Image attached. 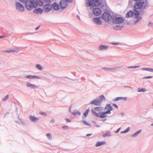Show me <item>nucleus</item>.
<instances>
[{
  "instance_id": "obj_45",
  "label": "nucleus",
  "mask_w": 153,
  "mask_h": 153,
  "mask_svg": "<svg viewBox=\"0 0 153 153\" xmlns=\"http://www.w3.org/2000/svg\"><path fill=\"white\" fill-rule=\"evenodd\" d=\"M65 0L68 2H71L72 1V0Z\"/></svg>"
},
{
  "instance_id": "obj_47",
  "label": "nucleus",
  "mask_w": 153,
  "mask_h": 153,
  "mask_svg": "<svg viewBox=\"0 0 153 153\" xmlns=\"http://www.w3.org/2000/svg\"><path fill=\"white\" fill-rule=\"evenodd\" d=\"M72 114L75 116H76L77 113H73Z\"/></svg>"
},
{
  "instance_id": "obj_46",
  "label": "nucleus",
  "mask_w": 153,
  "mask_h": 153,
  "mask_svg": "<svg viewBox=\"0 0 153 153\" xmlns=\"http://www.w3.org/2000/svg\"><path fill=\"white\" fill-rule=\"evenodd\" d=\"M91 135H92V134H87L86 135V136H91Z\"/></svg>"
},
{
  "instance_id": "obj_24",
  "label": "nucleus",
  "mask_w": 153,
  "mask_h": 153,
  "mask_svg": "<svg viewBox=\"0 0 153 153\" xmlns=\"http://www.w3.org/2000/svg\"><path fill=\"white\" fill-rule=\"evenodd\" d=\"M143 70H145L153 72V68H143L142 69Z\"/></svg>"
},
{
  "instance_id": "obj_7",
  "label": "nucleus",
  "mask_w": 153,
  "mask_h": 153,
  "mask_svg": "<svg viewBox=\"0 0 153 153\" xmlns=\"http://www.w3.org/2000/svg\"><path fill=\"white\" fill-rule=\"evenodd\" d=\"M101 10L99 8H94L93 10L94 14L96 16H98L101 13Z\"/></svg>"
},
{
  "instance_id": "obj_17",
  "label": "nucleus",
  "mask_w": 153,
  "mask_h": 153,
  "mask_svg": "<svg viewBox=\"0 0 153 153\" xmlns=\"http://www.w3.org/2000/svg\"><path fill=\"white\" fill-rule=\"evenodd\" d=\"M53 8L55 10H58L59 9V6L56 3H54L52 4Z\"/></svg>"
},
{
  "instance_id": "obj_52",
  "label": "nucleus",
  "mask_w": 153,
  "mask_h": 153,
  "mask_svg": "<svg viewBox=\"0 0 153 153\" xmlns=\"http://www.w3.org/2000/svg\"><path fill=\"white\" fill-rule=\"evenodd\" d=\"M118 44V43H112V44H115V45Z\"/></svg>"
},
{
  "instance_id": "obj_49",
  "label": "nucleus",
  "mask_w": 153,
  "mask_h": 153,
  "mask_svg": "<svg viewBox=\"0 0 153 153\" xmlns=\"http://www.w3.org/2000/svg\"><path fill=\"white\" fill-rule=\"evenodd\" d=\"M142 19L141 17H139V19H137V20L136 21V22H137L138 20L139 19L140 20L141 19Z\"/></svg>"
},
{
  "instance_id": "obj_30",
  "label": "nucleus",
  "mask_w": 153,
  "mask_h": 153,
  "mask_svg": "<svg viewBox=\"0 0 153 153\" xmlns=\"http://www.w3.org/2000/svg\"><path fill=\"white\" fill-rule=\"evenodd\" d=\"M89 110L88 109L86 110V111L83 114V115L85 116V117H86L87 115H88Z\"/></svg>"
},
{
  "instance_id": "obj_36",
  "label": "nucleus",
  "mask_w": 153,
  "mask_h": 153,
  "mask_svg": "<svg viewBox=\"0 0 153 153\" xmlns=\"http://www.w3.org/2000/svg\"><path fill=\"white\" fill-rule=\"evenodd\" d=\"M40 114L44 116H46L47 115L46 113L45 112H41L40 113Z\"/></svg>"
},
{
  "instance_id": "obj_42",
  "label": "nucleus",
  "mask_w": 153,
  "mask_h": 153,
  "mask_svg": "<svg viewBox=\"0 0 153 153\" xmlns=\"http://www.w3.org/2000/svg\"><path fill=\"white\" fill-rule=\"evenodd\" d=\"M22 2H26L27 1V0H20Z\"/></svg>"
},
{
  "instance_id": "obj_11",
  "label": "nucleus",
  "mask_w": 153,
  "mask_h": 153,
  "mask_svg": "<svg viewBox=\"0 0 153 153\" xmlns=\"http://www.w3.org/2000/svg\"><path fill=\"white\" fill-rule=\"evenodd\" d=\"M105 109L106 110V112H107L108 114L111 113V111L113 109V108L111 105L109 104L107 105L105 107Z\"/></svg>"
},
{
  "instance_id": "obj_22",
  "label": "nucleus",
  "mask_w": 153,
  "mask_h": 153,
  "mask_svg": "<svg viewBox=\"0 0 153 153\" xmlns=\"http://www.w3.org/2000/svg\"><path fill=\"white\" fill-rule=\"evenodd\" d=\"M26 77L28 79H34V78H39V77L34 75H28L26 76Z\"/></svg>"
},
{
  "instance_id": "obj_12",
  "label": "nucleus",
  "mask_w": 153,
  "mask_h": 153,
  "mask_svg": "<svg viewBox=\"0 0 153 153\" xmlns=\"http://www.w3.org/2000/svg\"><path fill=\"white\" fill-rule=\"evenodd\" d=\"M52 8L51 6L49 4H47L44 5L43 7L44 10L46 12H48Z\"/></svg>"
},
{
  "instance_id": "obj_1",
  "label": "nucleus",
  "mask_w": 153,
  "mask_h": 153,
  "mask_svg": "<svg viewBox=\"0 0 153 153\" xmlns=\"http://www.w3.org/2000/svg\"><path fill=\"white\" fill-rule=\"evenodd\" d=\"M147 5V2L146 0H142L140 2H136L134 6V15L136 18H137L139 15L137 10L143 9Z\"/></svg>"
},
{
  "instance_id": "obj_23",
  "label": "nucleus",
  "mask_w": 153,
  "mask_h": 153,
  "mask_svg": "<svg viewBox=\"0 0 153 153\" xmlns=\"http://www.w3.org/2000/svg\"><path fill=\"white\" fill-rule=\"evenodd\" d=\"M92 110H94L95 111H102V107H95L94 108V109Z\"/></svg>"
},
{
  "instance_id": "obj_32",
  "label": "nucleus",
  "mask_w": 153,
  "mask_h": 153,
  "mask_svg": "<svg viewBox=\"0 0 153 153\" xmlns=\"http://www.w3.org/2000/svg\"><path fill=\"white\" fill-rule=\"evenodd\" d=\"M141 130H140L138 131L137 132L134 134L133 135H132V136L133 137H135L138 134H139Z\"/></svg>"
},
{
  "instance_id": "obj_51",
  "label": "nucleus",
  "mask_w": 153,
  "mask_h": 153,
  "mask_svg": "<svg viewBox=\"0 0 153 153\" xmlns=\"http://www.w3.org/2000/svg\"><path fill=\"white\" fill-rule=\"evenodd\" d=\"M54 122V120H52L51 121V122L52 123H53Z\"/></svg>"
},
{
  "instance_id": "obj_18",
  "label": "nucleus",
  "mask_w": 153,
  "mask_h": 153,
  "mask_svg": "<svg viewBox=\"0 0 153 153\" xmlns=\"http://www.w3.org/2000/svg\"><path fill=\"white\" fill-rule=\"evenodd\" d=\"M30 120L32 121L35 122L36 121H38L39 118L37 117H36L33 116H30Z\"/></svg>"
},
{
  "instance_id": "obj_3",
  "label": "nucleus",
  "mask_w": 153,
  "mask_h": 153,
  "mask_svg": "<svg viewBox=\"0 0 153 153\" xmlns=\"http://www.w3.org/2000/svg\"><path fill=\"white\" fill-rule=\"evenodd\" d=\"M93 114L97 117H99L100 118H103L107 117V112L106 111L100 112L98 113L94 110H92Z\"/></svg>"
},
{
  "instance_id": "obj_5",
  "label": "nucleus",
  "mask_w": 153,
  "mask_h": 153,
  "mask_svg": "<svg viewBox=\"0 0 153 153\" xmlns=\"http://www.w3.org/2000/svg\"><path fill=\"white\" fill-rule=\"evenodd\" d=\"M113 21L114 23L115 24H120L123 22L124 20L122 17H118L113 18Z\"/></svg>"
},
{
  "instance_id": "obj_14",
  "label": "nucleus",
  "mask_w": 153,
  "mask_h": 153,
  "mask_svg": "<svg viewBox=\"0 0 153 153\" xmlns=\"http://www.w3.org/2000/svg\"><path fill=\"white\" fill-rule=\"evenodd\" d=\"M134 15V10H133V11L132 12L131 10L128 12L126 16V17L128 18L131 17Z\"/></svg>"
},
{
  "instance_id": "obj_2",
  "label": "nucleus",
  "mask_w": 153,
  "mask_h": 153,
  "mask_svg": "<svg viewBox=\"0 0 153 153\" xmlns=\"http://www.w3.org/2000/svg\"><path fill=\"white\" fill-rule=\"evenodd\" d=\"M36 4L35 1L27 0L25 2V7L28 10H30L36 7Z\"/></svg>"
},
{
  "instance_id": "obj_35",
  "label": "nucleus",
  "mask_w": 153,
  "mask_h": 153,
  "mask_svg": "<svg viewBox=\"0 0 153 153\" xmlns=\"http://www.w3.org/2000/svg\"><path fill=\"white\" fill-rule=\"evenodd\" d=\"M15 51L14 50H9L8 51H5V52L6 53H10V52H14Z\"/></svg>"
},
{
  "instance_id": "obj_9",
  "label": "nucleus",
  "mask_w": 153,
  "mask_h": 153,
  "mask_svg": "<svg viewBox=\"0 0 153 153\" xmlns=\"http://www.w3.org/2000/svg\"><path fill=\"white\" fill-rule=\"evenodd\" d=\"M91 104H94L97 106H100L101 103V101L100 100H94L90 103Z\"/></svg>"
},
{
  "instance_id": "obj_27",
  "label": "nucleus",
  "mask_w": 153,
  "mask_h": 153,
  "mask_svg": "<svg viewBox=\"0 0 153 153\" xmlns=\"http://www.w3.org/2000/svg\"><path fill=\"white\" fill-rule=\"evenodd\" d=\"M108 46L106 45H101L99 48V50H102L104 49H107L108 48Z\"/></svg>"
},
{
  "instance_id": "obj_37",
  "label": "nucleus",
  "mask_w": 153,
  "mask_h": 153,
  "mask_svg": "<svg viewBox=\"0 0 153 153\" xmlns=\"http://www.w3.org/2000/svg\"><path fill=\"white\" fill-rule=\"evenodd\" d=\"M130 129V128L129 127L126 130L124 131L123 132V133H126L128 132Z\"/></svg>"
},
{
  "instance_id": "obj_20",
  "label": "nucleus",
  "mask_w": 153,
  "mask_h": 153,
  "mask_svg": "<svg viewBox=\"0 0 153 153\" xmlns=\"http://www.w3.org/2000/svg\"><path fill=\"white\" fill-rule=\"evenodd\" d=\"M127 99V98L126 97H117L114 100V101H117L119 100H126Z\"/></svg>"
},
{
  "instance_id": "obj_15",
  "label": "nucleus",
  "mask_w": 153,
  "mask_h": 153,
  "mask_svg": "<svg viewBox=\"0 0 153 153\" xmlns=\"http://www.w3.org/2000/svg\"><path fill=\"white\" fill-rule=\"evenodd\" d=\"M85 4L86 6L88 7L90 6H93V2L91 0H85Z\"/></svg>"
},
{
  "instance_id": "obj_55",
  "label": "nucleus",
  "mask_w": 153,
  "mask_h": 153,
  "mask_svg": "<svg viewBox=\"0 0 153 153\" xmlns=\"http://www.w3.org/2000/svg\"><path fill=\"white\" fill-rule=\"evenodd\" d=\"M134 0L135 1H141V0Z\"/></svg>"
},
{
  "instance_id": "obj_10",
  "label": "nucleus",
  "mask_w": 153,
  "mask_h": 153,
  "mask_svg": "<svg viewBox=\"0 0 153 153\" xmlns=\"http://www.w3.org/2000/svg\"><path fill=\"white\" fill-rule=\"evenodd\" d=\"M16 6L17 9L21 11H23L25 10L24 6L21 4L19 3H17L16 4Z\"/></svg>"
},
{
  "instance_id": "obj_25",
  "label": "nucleus",
  "mask_w": 153,
  "mask_h": 153,
  "mask_svg": "<svg viewBox=\"0 0 153 153\" xmlns=\"http://www.w3.org/2000/svg\"><path fill=\"white\" fill-rule=\"evenodd\" d=\"M27 87H37V86L36 85H33L31 84L29 82H28L27 84Z\"/></svg>"
},
{
  "instance_id": "obj_31",
  "label": "nucleus",
  "mask_w": 153,
  "mask_h": 153,
  "mask_svg": "<svg viewBox=\"0 0 153 153\" xmlns=\"http://www.w3.org/2000/svg\"><path fill=\"white\" fill-rule=\"evenodd\" d=\"M46 136L49 139L51 140L52 139V136L50 134L48 133L47 134Z\"/></svg>"
},
{
  "instance_id": "obj_54",
  "label": "nucleus",
  "mask_w": 153,
  "mask_h": 153,
  "mask_svg": "<svg viewBox=\"0 0 153 153\" xmlns=\"http://www.w3.org/2000/svg\"><path fill=\"white\" fill-rule=\"evenodd\" d=\"M4 36H0V38H1L3 37H4Z\"/></svg>"
},
{
  "instance_id": "obj_41",
  "label": "nucleus",
  "mask_w": 153,
  "mask_h": 153,
  "mask_svg": "<svg viewBox=\"0 0 153 153\" xmlns=\"http://www.w3.org/2000/svg\"><path fill=\"white\" fill-rule=\"evenodd\" d=\"M113 106L116 108H118V106L115 104H113Z\"/></svg>"
},
{
  "instance_id": "obj_16",
  "label": "nucleus",
  "mask_w": 153,
  "mask_h": 153,
  "mask_svg": "<svg viewBox=\"0 0 153 153\" xmlns=\"http://www.w3.org/2000/svg\"><path fill=\"white\" fill-rule=\"evenodd\" d=\"M43 12V10L42 9L40 8H38L35 9L33 11V12L36 13H42Z\"/></svg>"
},
{
  "instance_id": "obj_38",
  "label": "nucleus",
  "mask_w": 153,
  "mask_h": 153,
  "mask_svg": "<svg viewBox=\"0 0 153 153\" xmlns=\"http://www.w3.org/2000/svg\"><path fill=\"white\" fill-rule=\"evenodd\" d=\"M152 77V76H147L143 78V79H151Z\"/></svg>"
},
{
  "instance_id": "obj_4",
  "label": "nucleus",
  "mask_w": 153,
  "mask_h": 153,
  "mask_svg": "<svg viewBox=\"0 0 153 153\" xmlns=\"http://www.w3.org/2000/svg\"><path fill=\"white\" fill-rule=\"evenodd\" d=\"M102 18L105 21L108 22L111 20L112 17L109 13H105L102 14Z\"/></svg>"
},
{
  "instance_id": "obj_26",
  "label": "nucleus",
  "mask_w": 153,
  "mask_h": 153,
  "mask_svg": "<svg viewBox=\"0 0 153 153\" xmlns=\"http://www.w3.org/2000/svg\"><path fill=\"white\" fill-rule=\"evenodd\" d=\"M111 136V132L109 131L108 132L106 133L103 135V137H107L110 136Z\"/></svg>"
},
{
  "instance_id": "obj_43",
  "label": "nucleus",
  "mask_w": 153,
  "mask_h": 153,
  "mask_svg": "<svg viewBox=\"0 0 153 153\" xmlns=\"http://www.w3.org/2000/svg\"><path fill=\"white\" fill-rule=\"evenodd\" d=\"M66 120L68 122H70L71 121V120L70 119H67V118L66 119Z\"/></svg>"
},
{
  "instance_id": "obj_13",
  "label": "nucleus",
  "mask_w": 153,
  "mask_h": 153,
  "mask_svg": "<svg viewBox=\"0 0 153 153\" xmlns=\"http://www.w3.org/2000/svg\"><path fill=\"white\" fill-rule=\"evenodd\" d=\"M93 6H98L100 5L101 3V0H92Z\"/></svg>"
},
{
  "instance_id": "obj_39",
  "label": "nucleus",
  "mask_w": 153,
  "mask_h": 153,
  "mask_svg": "<svg viewBox=\"0 0 153 153\" xmlns=\"http://www.w3.org/2000/svg\"><path fill=\"white\" fill-rule=\"evenodd\" d=\"M62 128L64 129H68V127L67 126H62Z\"/></svg>"
},
{
  "instance_id": "obj_50",
  "label": "nucleus",
  "mask_w": 153,
  "mask_h": 153,
  "mask_svg": "<svg viewBox=\"0 0 153 153\" xmlns=\"http://www.w3.org/2000/svg\"><path fill=\"white\" fill-rule=\"evenodd\" d=\"M39 26H38V27H37L35 29H36V30H37V29H38L39 28Z\"/></svg>"
},
{
  "instance_id": "obj_21",
  "label": "nucleus",
  "mask_w": 153,
  "mask_h": 153,
  "mask_svg": "<svg viewBox=\"0 0 153 153\" xmlns=\"http://www.w3.org/2000/svg\"><path fill=\"white\" fill-rule=\"evenodd\" d=\"M106 143V142L104 141L102 142H98L96 144V146L97 147L99 146L102 145H105Z\"/></svg>"
},
{
  "instance_id": "obj_40",
  "label": "nucleus",
  "mask_w": 153,
  "mask_h": 153,
  "mask_svg": "<svg viewBox=\"0 0 153 153\" xmlns=\"http://www.w3.org/2000/svg\"><path fill=\"white\" fill-rule=\"evenodd\" d=\"M83 122L86 125H88V123L86 121H83Z\"/></svg>"
},
{
  "instance_id": "obj_34",
  "label": "nucleus",
  "mask_w": 153,
  "mask_h": 153,
  "mask_svg": "<svg viewBox=\"0 0 153 153\" xmlns=\"http://www.w3.org/2000/svg\"><path fill=\"white\" fill-rule=\"evenodd\" d=\"M9 95H6L3 99V100L5 101L7 100L8 98Z\"/></svg>"
},
{
  "instance_id": "obj_6",
  "label": "nucleus",
  "mask_w": 153,
  "mask_h": 153,
  "mask_svg": "<svg viewBox=\"0 0 153 153\" xmlns=\"http://www.w3.org/2000/svg\"><path fill=\"white\" fill-rule=\"evenodd\" d=\"M66 1L63 0L60 2L59 4V6L62 9H63L67 7L68 4Z\"/></svg>"
},
{
  "instance_id": "obj_57",
  "label": "nucleus",
  "mask_w": 153,
  "mask_h": 153,
  "mask_svg": "<svg viewBox=\"0 0 153 153\" xmlns=\"http://www.w3.org/2000/svg\"><path fill=\"white\" fill-rule=\"evenodd\" d=\"M152 125H153V124H152Z\"/></svg>"
},
{
  "instance_id": "obj_28",
  "label": "nucleus",
  "mask_w": 153,
  "mask_h": 153,
  "mask_svg": "<svg viewBox=\"0 0 153 153\" xmlns=\"http://www.w3.org/2000/svg\"><path fill=\"white\" fill-rule=\"evenodd\" d=\"M99 97L100 100V101H101V102L102 101H104L105 100V98L104 96L103 95H102L99 96Z\"/></svg>"
},
{
  "instance_id": "obj_29",
  "label": "nucleus",
  "mask_w": 153,
  "mask_h": 153,
  "mask_svg": "<svg viewBox=\"0 0 153 153\" xmlns=\"http://www.w3.org/2000/svg\"><path fill=\"white\" fill-rule=\"evenodd\" d=\"M36 67L39 70H42V67H41V65L39 64H37L36 65Z\"/></svg>"
},
{
  "instance_id": "obj_8",
  "label": "nucleus",
  "mask_w": 153,
  "mask_h": 153,
  "mask_svg": "<svg viewBox=\"0 0 153 153\" xmlns=\"http://www.w3.org/2000/svg\"><path fill=\"white\" fill-rule=\"evenodd\" d=\"M93 20L94 23L97 25H100L102 23V21L100 17L94 18Z\"/></svg>"
},
{
  "instance_id": "obj_48",
  "label": "nucleus",
  "mask_w": 153,
  "mask_h": 153,
  "mask_svg": "<svg viewBox=\"0 0 153 153\" xmlns=\"http://www.w3.org/2000/svg\"><path fill=\"white\" fill-rule=\"evenodd\" d=\"M76 113L77 114L79 115H80V112L78 111Z\"/></svg>"
},
{
  "instance_id": "obj_53",
  "label": "nucleus",
  "mask_w": 153,
  "mask_h": 153,
  "mask_svg": "<svg viewBox=\"0 0 153 153\" xmlns=\"http://www.w3.org/2000/svg\"><path fill=\"white\" fill-rule=\"evenodd\" d=\"M119 129H118L117 131H116V132H118L119 131Z\"/></svg>"
},
{
  "instance_id": "obj_44",
  "label": "nucleus",
  "mask_w": 153,
  "mask_h": 153,
  "mask_svg": "<svg viewBox=\"0 0 153 153\" xmlns=\"http://www.w3.org/2000/svg\"><path fill=\"white\" fill-rule=\"evenodd\" d=\"M111 68H105V70L106 71H109V70H111Z\"/></svg>"
},
{
  "instance_id": "obj_56",
  "label": "nucleus",
  "mask_w": 153,
  "mask_h": 153,
  "mask_svg": "<svg viewBox=\"0 0 153 153\" xmlns=\"http://www.w3.org/2000/svg\"><path fill=\"white\" fill-rule=\"evenodd\" d=\"M138 66H135V67H134L136 68Z\"/></svg>"
},
{
  "instance_id": "obj_19",
  "label": "nucleus",
  "mask_w": 153,
  "mask_h": 153,
  "mask_svg": "<svg viewBox=\"0 0 153 153\" xmlns=\"http://www.w3.org/2000/svg\"><path fill=\"white\" fill-rule=\"evenodd\" d=\"M35 1L36 4V7L38 5L39 6H42L43 5V2L40 0H36V1Z\"/></svg>"
},
{
  "instance_id": "obj_33",
  "label": "nucleus",
  "mask_w": 153,
  "mask_h": 153,
  "mask_svg": "<svg viewBox=\"0 0 153 153\" xmlns=\"http://www.w3.org/2000/svg\"><path fill=\"white\" fill-rule=\"evenodd\" d=\"M146 90L144 88H141V89H139L138 91V92H145V91Z\"/></svg>"
}]
</instances>
